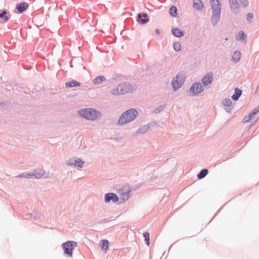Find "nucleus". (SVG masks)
<instances>
[{
	"label": "nucleus",
	"instance_id": "obj_22",
	"mask_svg": "<svg viewBox=\"0 0 259 259\" xmlns=\"http://www.w3.org/2000/svg\"><path fill=\"white\" fill-rule=\"evenodd\" d=\"M34 177L37 179L40 178L44 175V171L42 169L38 170V171H35L33 173Z\"/></svg>",
	"mask_w": 259,
	"mask_h": 259
},
{
	"label": "nucleus",
	"instance_id": "obj_2",
	"mask_svg": "<svg viewBox=\"0 0 259 259\" xmlns=\"http://www.w3.org/2000/svg\"><path fill=\"white\" fill-rule=\"evenodd\" d=\"M134 89L131 84L127 83H122L113 89L111 93L113 95L117 96L132 92Z\"/></svg>",
	"mask_w": 259,
	"mask_h": 259
},
{
	"label": "nucleus",
	"instance_id": "obj_33",
	"mask_svg": "<svg viewBox=\"0 0 259 259\" xmlns=\"http://www.w3.org/2000/svg\"><path fill=\"white\" fill-rule=\"evenodd\" d=\"M20 177H25L26 178H32L33 177H34V174H26L25 176H24V174H22V175H21L20 176Z\"/></svg>",
	"mask_w": 259,
	"mask_h": 259
},
{
	"label": "nucleus",
	"instance_id": "obj_20",
	"mask_svg": "<svg viewBox=\"0 0 259 259\" xmlns=\"http://www.w3.org/2000/svg\"><path fill=\"white\" fill-rule=\"evenodd\" d=\"M241 57V54L239 52L236 51L234 53L233 56H232V60L235 62H237L239 61Z\"/></svg>",
	"mask_w": 259,
	"mask_h": 259
},
{
	"label": "nucleus",
	"instance_id": "obj_29",
	"mask_svg": "<svg viewBox=\"0 0 259 259\" xmlns=\"http://www.w3.org/2000/svg\"><path fill=\"white\" fill-rule=\"evenodd\" d=\"M174 48L176 51H179L181 49V44L179 42H177L174 44Z\"/></svg>",
	"mask_w": 259,
	"mask_h": 259
},
{
	"label": "nucleus",
	"instance_id": "obj_17",
	"mask_svg": "<svg viewBox=\"0 0 259 259\" xmlns=\"http://www.w3.org/2000/svg\"><path fill=\"white\" fill-rule=\"evenodd\" d=\"M105 80L106 78L104 76H100L94 79L93 82L95 84H99Z\"/></svg>",
	"mask_w": 259,
	"mask_h": 259
},
{
	"label": "nucleus",
	"instance_id": "obj_1",
	"mask_svg": "<svg viewBox=\"0 0 259 259\" xmlns=\"http://www.w3.org/2000/svg\"><path fill=\"white\" fill-rule=\"evenodd\" d=\"M138 112L134 109H131L124 112L118 120V123L121 125L130 122L136 117Z\"/></svg>",
	"mask_w": 259,
	"mask_h": 259
},
{
	"label": "nucleus",
	"instance_id": "obj_10",
	"mask_svg": "<svg viewBox=\"0 0 259 259\" xmlns=\"http://www.w3.org/2000/svg\"><path fill=\"white\" fill-rule=\"evenodd\" d=\"M112 200L114 202H117L118 201V197L117 196L113 193H108L105 196V201L106 203L109 202L110 200Z\"/></svg>",
	"mask_w": 259,
	"mask_h": 259
},
{
	"label": "nucleus",
	"instance_id": "obj_36",
	"mask_svg": "<svg viewBox=\"0 0 259 259\" xmlns=\"http://www.w3.org/2000/svg\"><path fill=\"white\" fill-rule=\"evenodd\" d=\"M156 32L157 33V34H159V30L158 29H156Z\"/></svg>",
	"mask_w": 259,
	"mask_h": 259
},
{
	"label": "nucleus",
	"instance_id": "obj_23",
	"mask_svg": "<svg viewBox=\"0 0 259 259\" xmlns=\"http://www.w3.org/2000/svg\"><path fill=\"white\" fill-rule=\"evenodd\" d=\"M246 35L242 31H240L236 36V38L238 40H244L246 38Z\"/></svg>",
	"mask_w": 259,
	"mask_h": 259
},
{
	"label": "nucleus",
	"instance_id": "obj_15",
	"mask_svg": "<svg viewBox=\"0 0 259 259\" xmlns=\"http://www.w3.org/2000/svg\"><path fill=\"white\" fill-rule=\"evenodd\" d=\"M65 85L67 88H71L76 86H79L80 83L77 81L72 80L71 81L66 82Z\"/></svg>",
	"mask_w": 259,
	"mask_h": 259
},
{
	"label": "nucleus",
	"instance_id": "obj_31",
	"mask_svg": "<svg viewBox=\"0 0 259 259\" xmlns=\"http://www.w3.org/2000/svg\"><path fill=\"white\" fill-rule=\"evenodd\" d=\"M239 2L241 6L242 7H246L249 4L248 0H239Z\"/></svg>",
	"mask_w": 259,
	"mask_h": 259
},
{
	"label": "nucleus",
	"instance_id": "obj_34",
	"mask_svg": "<svg viewBox=\"0 0 259 259\" xmlns=\"http://www.w3.org/2000/svg\"><path fill=\"white\" fill-rule=\"evenodd\" d=\"M252 114L255 115L257 113L259 112V106L257 107L256 108H254L252 111Z\"/></svg>",
	"mask_w": 259,
	"mask_h": 259
},
{
	"label": "nucleus",
	"instance_id": "obj_35",
	"mask_svg": "<svg viewBox=\"0 0 259 259\" xmlns=\"http://www.w3.org/2000/svg\"><path fill=\"white\" fill-rule=\"evenodd\" d=\"M252 18V14L251 13H248L246 16V19L248 21H250Z\"/></svg>",
	"mask_w": 259,
	"mask_h": 259
},
{
	"label": "nucleus",
	"instance_id": "obj_30",
	"mask_svg": "<svg viewBox=\"0 0 259 259\" xmlns=\"http://www.w3.org/2000/svg\"><path fill=\"white\" fill-rule=\"evenodd\" d=\"M83 163L84 162L81 160L77 159V160H75L74 165L78 167H81Z\"/></svg>",
	"mask_w": 259,
	"mask_h": 259
},
{
	"label": "nucleus",
	"instance_id": "obj_24",
	"mask_svg": "<svg viewBox=\"0 0 259 259\" xmlns=\"http://www.w3.org/2000/svg\"><path fill=\"white\" fill-rule=\"evenodd\" d=\"M169 14L173 17H176L177 15V9L175 6H172L169 9Z\"/></svg>",
	"mask_w": 259,
	"mask_h": 259
},
{
	"label": "nucleus",
	"instance_id": "obj_9",
	"mask_svg": "<svg viewBox=\"0 0 259 259\" xmlns=\"http://www.w3.org/2000/svg\"><path fill=\"white\" fill-rule=\"evenodd\" d=\"M212 80L213 73L211 72L207 73L202 79V82L205 86L211 83Z\"/></svg>",
	"mask_w": 259,
	"mask_h": 259
},
{
	"label": "nucleus",
	"instance_id": "obj_28",
	"mask_svg": "<svg viewBox=\"0 0 259 259\" xmlns=\"http://www.w3.org/2000/svg\"><path fill=\"white\" fill-rule=\"evenodd\" d=\"M6 14L7 12L6 11H4L2 13H0V18H4L5 22H7L9 20L8 17L6 16Z\"/></svg>",
	"mask_w": 259,
	"mask_h": 259
},
{
	"label": "nucleus",
	"instance_id": "obj_27",
	"mask_svg": "<svg viewBox=\"0 0 259 259\" xmlns=\"http://www.w3.org/2000/svg\"><path fill=\"white\" fill-rule=\"evenodd\" d=\"M143 236L145 238V240L146 241V243L147 245H149L150 244V235L148 232H145L143 234Z\"/></svg>",
	"mask_w": 259,
	"mask_h": 259
},
{
	"label": "nucleus",
	"instance_id": "obj_4",
	"mask_svg": "<svg viewBox=\"0 0 259 259\" xmlns=\"http://www.w3.org/2000/svg\"><path fill=\"white\" fill-rule=\"evenodd\" d=\"M77 246V243L73 241H68L63 243L62 247L64 250V253L69 257L72 256L73 250Z\"/></svg>",
	"mask_w": 259,
	"mask_h": 259
},
{
	"label": "nucleus",
	"instance_id": "obj_11",
	"mask_svg": "<svg viewBox=\"0 0 259 259\" xmlns=\"http://www.w3.org/2000/svg\"><path fill=\"white\" fill-rule=\"evenodd\" d=\"M28 8V4L25 2L21 3L16 6V9L19 13H22Z\"/></svg>",
	"mask_w": 259,
	"mask_h": 259
},
{
	"label": "nucleus",
	"instance_id": "obj_25",
	"mask_svg": "<svg viewBox=\"0 0 259 259\" xmlns=\"http://www.w3.org/2000/svg\"><path fill=\"white\" fill-rule=\"evenodd\" d=\"M207 172L208 171L206 169H202L198 175V179H201L203 178L207 175Z\"/></svg>",
	"mask_w": 259,
	"mask_h": 259
},
{
	"label": "nucleus",
	"instance_id": "obj_32",
	"mask_svg": "<svg viewBox=\"0 0 259 259\" xmlns=\"http://www.w3.org/2000/svg\"><path fill=\"white\" fill-rule=\"evenodd\" d=\"M232 104L230 99H225L223 101V104L225 106H230Z\"/></svg>",
	"mask_w": 259,
	"mask_h": 259
},
{
	"label": "nucleus",
	"instance_id": "obj_5",
	"mask_svg": "<svg viewBox=\"0 0 259 259\" xmlns=\"http://www.w3.org/2000/svg\"><path fill=\"white\" fill-rule=\"evenodd\" d=\"M203 90L202 85L200 83H194L190 88V92L194 95H197Z\"/></svg>",
	"mask_w": 259,
	"mask_h": 259
},
{
	"label": "nucleus",
	"instance_id": "obj_14",
	"mask_svg": "<svg viewBox=\"0 0 259 259\" xmlns=\"http://www.w3.org/2000/svg\"><path fill=\"white\" fill-rule=\"evenodd\" d=\"M147 14H144L143 15H142L141 14H139L138 15V18L140 19V21L143 24H145L148 22L149 19L147 18Z\"/></svg>",
	"mask_w": 259,
	"mask_h": 259
},
{
	"label": "nucleus",
	"instance_id": "obj_12",
	"mask_svg": "<svg viewBox=\"0 0 259 259\" xmlns=\"http://www.w3.org/2000/svg\"><path fill=\"white\" fill-rule=\"evenodd\" d=\"M193 7L198 10H201L203 8V4L201 0H193Z\"/></svg>",
	"mask_w": 259,
	"mask_h": 259
},
{
	"label": "nucleus",
	"instance_id": "obj_3",
	"mask_svg": "<svg viewBox=\"0 0 259 259\" xmlns=\"http://www.w3.org/2000/svg\"><path fill=\"white\" fill-rule=\"evenodd\" d=\"M79 114L88 120H95L97 117L96 111L92 108H85L78 111Z\"/></svg>",
	"mask_w": 259,
	"mask_h": 259
},
{
	"label": "nucleus",
	"instance_id": "obj_13",
	"mask_svg": "<svg viewBox=\"0 0 259 259\" xmlns=\"http://www.w3.org/2000/svg\"><path fill=\"white\" fill-rule=\"evenodd\" d=\"M100 246L103 250H104L105 252H106L108 249V241L107 240H103L100 243Z\"/></svg>",
	"mask_w": 259,
	"mask_h": 259
},
{
	"label": "nucleus",
	"instance_id": "obj_6",
	"mask_svg": "<svg viewBox=\"0 0 259 259\" xmlns=\"http://www.w3.org/2000/svg\"><path fill=\"white\" fill-rule=\"evenodd\" d=\"M184 79L182 76L177 75L175 79L172 82L173 88L176 90L180 88L182 84L184 83Z\"/></svg>",
	"mask_w": 259,
	"mask_h": 259
},
{
	"label": "nucleus",
	"instance_id": "obj_18",
	"mask_svg": "<svg viewBox=\"0 0 259 259\" xmlns=\"http://www.w3.org/2000/svg\"><path fill=\"white\" fill-rule=\"evenodd\" d=\"M220 14L221 13L217 14V13H213L211 22L213 24H215L219 20Z\"/></svg>",
	"mask_w": 259,
	"mask_h": 259
},
{
	"label": "nucleus",
	"instance_id": "obj_21",
	"mask_svg": "<svg viewBox=\"0 0 259 259\" xmlns=\"http://www.w3.org/2000/svg\"><path fill=\"white\" fill-rule=\"evenodd\" d=\"M172 32L174 35L176 37H181L183 35V32L180 31L179 29L176 28L172 30Z\"/></svg>",
	"mask_w": 259,
	"mask_h": 259
},
{
	"label": "nucleus",
	"instance_id": "obj_26",
	"mask_svg": "<svg viewBox=\"0 0 259 259\" xmlns=\"http://www.w3.org/2000/svg\"><path fill=\"white\" fill-rule=\"evenodd\" d=\"M253 114H252V112H251L249 115L246 116L244 117V118H243V122H249L251 119L252 118V117L253 116Z\"/></svg>",
	"mask_w": 259,
	"mask_h": 259
},
{
	"label": "nucleus",
	"instance_id": "obj_8",
	"mask_svg": "<svg viewBox=\"0 0 259 259\" xmlns=\"http://www.w3.org/2000/svg\"><path fill=\"white\" fill-rule=\"evenodd\" d=\"M213 13H221V5L219 0H210Z\"/></svg>",
	"mask_w": 259,
	"mask_h": 259
},
{
	"label": "nucleus",
	"instance_id": "obj_7",
	"mask_svg": "<svg viewBox=\"0 0 259 259\" xmlns=\"http://www.w3.org/2000/svg\"><path fill=\"white\" fill-rule=\"evenodd\" d=\"M131 191L130 187L128 185L124 186L120 191L121 198L124 201L128 199V194Z\"/></svg>",
	"mask_w": 259,
	"mask_h": 259
},
{
	"label": "nucleus",
	"instance_id": "obj_16",
	"mask_svg": "<svg viewBox=\"0 0 259 259\" xmlns=\"http://www.w3.org/2000/svg\"><path fill=\"white\" fill-rule=\"evenodd\" d=\"M235 94L232 96V98L233 100L236 101L238 99L239 97L241 96V93H242V91L236 88L235 90Z\"/></svg>",
	"mask_w": 259,
	"mask_h": 259
},
{
	"label": "nucleus",
	"instance_id": "obj_19",
	"mask_svg": "<svg viewBox=\"0 0 259 259\" xmlns=\"http://www.w3.org/2000/svg\"><path fill=\"white\" fill-rule=\"evenodd\" d=\"M229 2L231 9L235 10L238 8V4L237 0H229Z\"/></svg>",
	"mask_w": 259,
	"mask_h": 259
}]
</instances>
